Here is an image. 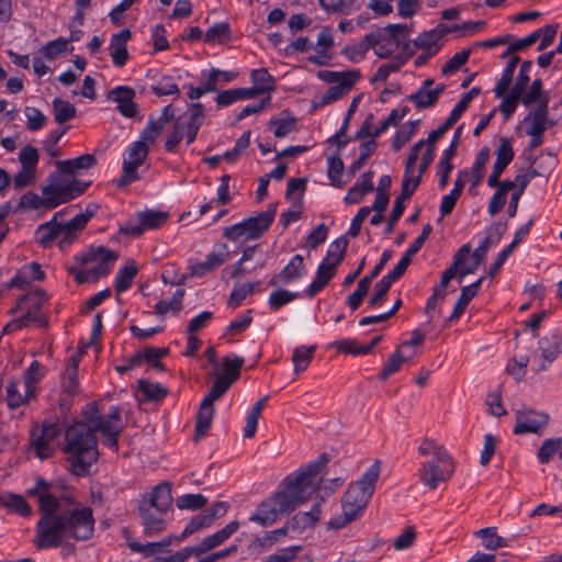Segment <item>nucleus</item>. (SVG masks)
Listing matches in <instances>:
<instances>
[{"mask_svg":"<svg viewBox=\"0 0 562 562\" xmlns=\"http://www.w3.org/2000/svg\"><path fill=\"white\" fill-rule=\"evenodd\" d=\"M424 140H418L412 146L408 153L405 164V171L402 180V190L396 200L405 202L414 194L415 190L420 184V175L414 176V171L417 159L419 157V153L424 147Z\"/></svg>","mask_w":562,"mask_h":562,"instance_id":"4468645a","label":"nucleus"},{"mask_svg":"<svg viewBox=\"0 0 562 562\" xmlns=\"http://www.w3.org/2000/svg\"><path fill=\"white\" fill-rule=\"evenodd\" d=\"M139 516L144 527V535L148 538L157 537L167 529V521L155 508L148 507L146 504L138 505Z\"/></svg>","mask_w":562,"mask_h":562,"instance_id":"6ab92c4d","label":"nucleus"},{"mask_svg":"<svg viewBox=\"0 0 562 562\" xmlns=\"http://www.w3.org/2000/svg\"><path fill=\"white\" fill-rule=\"evenodd\" d=\"M515 156L512 139L507 137H501L499 145L496 149V160L493 166V170L487 179L488 187H495L498 184L504 170L513 161Z\"/></svg>","mask_w":562,"mask_h":562,"instance_id":"f3484780","label":"nucleus"},{"mask_svg":"<svg viewBox=\"0 0 562 562\" xmlns=\"http://www.w3.org/2000/svg\"><path fill=\"white\" fill-rule=\"evenodd\" d=\"M168 220V213L162 211L147 210L139 212L136 218H130L120 227V233L133 237L143 235L148 229L161 227Z\"/></svg>","mask_w":562,"mask_h":562,"instance_id":"f8f14e48","label":"nucleus"},{"mask_svg":"<svg viewBox=\"0 0 562 562\" xmlns=\"http://www.w3.org/2000/svg\"><path fill=\"white\" fill-rule=\"evenodd\" d=\"M116 258V254L109 248H91L75 256L74 263L67 270L79 284L93 282L111 272Z\"/></svg>","mask_w":562,"mask_h":562,"instance_id":"423d86ee","label":"nucleus"},{"mask_svg":"<svg viewBox=\"0 0 562 562\" xmlns=\"http://www.w3.org/2000/svg\"><path fill=\"white\" fill-rule=\"evenodd\" d=\"M337 267L338 266L328 262V258H324L322 260L317 268L315 279L312 281L305 292L310 299L314 297L328 284V282L335 277Z\"/></svg>","mask_w":562,"mask_h":562,"instance_id":"c85d7f7f","label":"nucleus"},{"mask_svg":"<svg viewBox=\"0 0 562 562\" xmlns=\"http://www.w3.org/2000/svg\"><path fill=\"white\" fill-rule=\"evenodd\" d=\"M228 260L227 246L222 244L217 251L210 252L204 261H196L190 265V272L193 277H204L205 274L214 271Z\"/></svg>","mask_w":562,"mask_h":562,"instance_id":"aec40b11","label":"nucleus"},{"mask_svg":"<svg viewBox=\"0 0 562 562\" xmlns=\"http://www.w3.org/2000/svg\"><path fill=\"white\" fill-rule=\"evenodd\" d=\"M91 413L85 412V417L88 420L94 435L101 432L103 443L113 451L119 450V437L123 431V423L121 418V408L119 406H111L109 413L103 416L94 406H90Z\"/></svg>","mask_w":562,"mask_h":562,"instance_id":"0eeeda50","label":"nucleus"},{"mask_svg":"<svg viewBox=\"0 0 562 562\" xmlns=\"http://www.w3.org/2000/svg\"><path fill=\"white\" fill-rule=\"evenodd\" d=\"M418 452L425 457H431L420 464L418 475L420 482L429 490H436L441 482L450 480L454 472V462L443 446L431 439H424Z\"/></svg>","mask_w":562,"mask_h":562,"instance_id":"39448f33","label":"nucleus"},{"mask_svg":"<svg viewBox=\"0 0 562 562\" xmlns=\"http://www.w3.org/2000/svg\"><path fill=\"white\" fill-rule=\"evenodd\" d=\"M407 59V55L403 53L397 54L391 61L385 63L378 68L370 79L371 83L379 81L385 82L390 74L398 71L406 64Z\"/></svg>","mask_w":562,"mask_h":562,"instance_id":"a19ab883","label":"nucleus"},{"mask_svg":"<svg viewBox=\"0 0 562 562\" xmlns=\"http://www.w3.org/2000/svg\"><path fill=\"white\" fill-rule=\"evenodd\" d=\"M43 375V367L38 361H33L23 373V385L27 390L29 395H36V384Z\"/></svg>","mask_w":562,"mask_h":562,"instance_id":"3c124183","label":"nucleus"},{"mask_svg":"<svg viewBox=\"0 0 562 562\" xmlns=\"http://www.w3.org/2000/svg\"><path fill=\"white\" fill-rule=\"evenodd\" d=\"M490 159V148L484 146L480 149L479 154L476 155L475 161L472 166V186L476 187L481 183L484 173H485V166Z\"/></svg>","mask_w":562,"mask_h":562,"instance_id":"6e6d98bb","label":"nucleus"},{"mask_svg":"<svg viewBox=\"0 0 562 562\" xmlns=\"http://www.w3.org/2000/svg\"><path fill=\"white\" fill-rule=\"evenodd\" d=\"M277 213L274 204L269 205L268 210L260 212L256 216L247 218L248 229L251 232V239L259 238L272 224Z\"/></svg>","mask_w":562,"mask_h":562,"instance_id":"2f4dec72","label":"nucleus"},{"mask_svg":"<svg viewBox=\"0 0 562 562\" xmlns=\"http://www.w3.org/2000/svg\"><path fill=\"white\" fill-rule=\"evenodd\" d=\"M132 33L128 29H124L116 34H113L110 41V56L113 65L121 68L128 59V52L126 44L131 40Z\"/></svg>","mask_w":562,"mask_h":562,"instance_id":"a878e982","label":"nucleus"},{"mask_svg":"<svg viewBox=\"0 0 562 562\" xmlns=\"http://www.w3.org/2000/svg\"><path fill=\"white\" fill-rule=\"evenodd\" d=\"M549 415L543 412H538L529 407H524L516 412V426L514 434H537L547 426Z\"/></svg>","mask_w":562,"mask_h":562,"instance_id":"2eb2a0df","label":"nucleus"},{"mask_svg":"<svg viewBox=\"0 0 562 562\" xmlns=\"http://www.w3.org/2000/svg\"><path fill=\"white\" fill-rule=\"evenodd\" d=\"M301 546H291L278 550L276 553L268 555L263 562H292L301 552Z\"/></svg>","mask_w":562,"mask_h":562,"instance_id":"774afa93","label":"nucleus"},{"mask_svg":"<svg viewBox=\"0 0 562 562\" xmlns=\"http://www.w3.org/2000/svg\"><path fill=\"white\" fill-rule=\"evenodd\" d=\"M447 32L449 31L439 29L424 32L414 40V45L419 49H429L435 46Z\"/></svg>","mask_w":562,"mask_h":562,"instance_id":"13d9d810","label":"nucleus"},{"mask_svg":"<svg viewBox=\"0 0 562 562\" xmlns=\"http://www.w3.org/2000/svg\"><path fill=\"white\" fill-rule=\"evenodd\" d=\"M214 413V404L202 400L195 419V429L193 435L194 441H199L206 435L207 430L212 426Z\"/></svg>","mask_w":562,"mask_h":562,"instance_id":"7c9ffc66","label":"nucleus"},{"mask_svg":"<svg viewBox=\"0 0 562 562\" xmlns=\"http://www.w3.org/2000/svg\"><path fill=\"white\" fill-rule=\"evenodd\" d=\"M446 86L438 85L431 90H417L407 97L408 101L413 102L417 109H426L437 103L440 94L443 92Z\"/></svg>","mask_w":562,"mask_h":562,"instance_id":"4c0bfd02","label":"nucleus"},{"mask_svg":"<svg viewBox=\"0 0 562 562\" xmlns=\"http://www.w3.org/2000/svg\"><path fill=\"white\" fill-rule=\"evenodd\" d=\"M379 476L380 462L375 461L357 482L349 485L341 498L342 514L329 520V528L340 529L362 513L374 492Z\"/></svg>","mask_w":562,"mask_h":562,"instance_id":"20e7f679","label":"nucleus"},{"mask_svg":"<svg viewBox=\"0 0 562 562\" xmlns=\"http://www.w3.org/2000/svg\"><path fill=\"white\" fill-rule=\"evenodd\" d=\"M305 273L304 259L301 255H295L289 263L279 272L271 277L269 285L278 286L279 284H288L294 280L302 278Z\"/></svg>","mask_w":562,"mask_h":562,"instance_id":"b1692460","label":"nucleus"},{"mask_svg":"<svg viewBox=\"0 0 562 562\" xmlns=\"http://www.w3.org/2000/svg\"><path fill=\"white\" fill-rule=\"evenodd\" d=\"M148 151V146L142 140L134 142L130 145L127 155L123 159V173L116 180L119 188H124L139 179L137 169L144 164Z\"/></svg>","mask_w":562,"mask_h":562,"instance_id":"9b49d317","label":"nucleus"},{"mask_svg":"<svg viewBox=\"0 0 562 562\" xmlns=\"http://www.w3.org/2000/svg\"><path fill=\"white\" fill-rule=\"evenodd\" d=\"M316 348L314 346H300L296 347L292 355V361L294 366V373L299 374L306 370L311 363Z\"/></svg>","mask_w":562,"mask_h":562,"instance_id":"09e8293b","label":"nucleus"},{"mask_svg":"<svg viewBox=\"0 0 562 562\" xmlns=\"http://www.w3.org/2000/svg\"><path fill=\"white\" fill-rule=\"evenodd\" d=\"M496 527H486L474 532L475 537L482 539V544L485 549L495 551L501 548L507 547V541L497 535Z\"/></svg>","mask_w":562,"mask_h":562,"instance_id":"37998d69","label":"nucleus"},{"mask_svg":"<svg viewBox=\"0 0 562 562\" xmlns=\"http://www.w3.org/2000/svg\"><path fill=\"white\" fill-rule=\"evenodd\" d=\"M186 123L178 117L172 126V131L167 136L165 148L169 153H175L180 142L184 138Z\"/></svg>","mask_w":562,"mask_h":562,"instance_id":"bf43d9fd","label":"nucleus"},{"mask_svg":"<svg viewBox=\"0 0 562 562\" xmlns=\"http://www.w3.org/2000/svg\"><path fill=\"white\" fill-rule=\"evenodd\" d=\"M137 274V267L135 265H128L120 269L115 276L114 288L117 293L125 292L133 283L134 278Z\"/></svg>","mask_w":562,"mask_h":562,"instance_id":"864d4df0","label":"nucleus"},{"mask_svg":"<svg viewBox=\"0 0 562 562\" xmlns=\"http://www.w3.org/2000/svg\"><path fill=\"white\" fill-rule=\"evenodd\" d=\"M562 338L557 333L543 336L538 341L541 362L538 370H546L561 353Z\"/></svg>","mask_w":562,"mask_h":562,"instance_id":"a211bd4d","label":"nucleus"},{"mask_svg":"<svg viewBox=\"0 0 562 562\" xmlns=\"http://www.w3.org/2000/svg\"><path fill=\"white\" fill-rule=\"evenodd\" d=\"M54 120L57 124H64L72 120L77 114L76 106L67 100L55 98L52 102Z\"/></svg>","mask_w":562,"mask_h":562,"instance_id":"a18cd8bd","label":"nucleus"},{"mask_svg":"<svg viewBox=\"0 0 562 562\" xmlns=\"http://www.w3.org/2000/svg\"><path fill=\"white\" fill-rule=\"evenodd\" d=\"M184 294H186V292L183 289H177L170 300L159 301L155 305V313L159 317H165L167 315V313H169V312H172L175 314L179 313L183 307L182 301H183Z\"/></svg>","mask_w":562,"mask_h":562,"instance_id":"de8ad7c7","label":"nucleus"},{"mask_svg":"<svg viewBox=\"0 0 562 562\" xmlns=\"http://www.w3.org/2000/svg\"><path fill=\"white\" fill-rule=\"evenodd\" d=\"M321 506L315 504L310 512H301L294 515L288 522L294 530H304L313 527L319 519Z\"/></svg>","mask_w":562,"mask_h":562,"instance_id":"79ce46f5","label":"nucleus"},{"mask_svg":"<svg viewBox=\"0 0 562 562\" xmlns=\"http://www.w3.org/2000/svg\"><path fill=\"white\" fill-rule=\"evenodd\" d=\"M19 386L20 381L15 379H11L7 382L5 401L10 409H15L24 404H27L31 400L35 397V395H29L26 389H24V393L22 394Z\"/></svg>","mask_w":562,"mask_h":562,"instance_id":"e433bc0d","label":"nucleus"},{"mask_svg":"<svg viewBox=\"0 0 562 562\" xmlns=\"http://www.w3.org/2000/svg\"><path fill=\"white\" fill-rule=\"evenodd\" d=\"M328 461V456L323 453L304 469L288 475L281 488L257 506L256 512L250 515L249 521L261 527L271 526L280 514H290L308 501L316 491L315 479Z\"/></svg>","mask_w":562,"mask_h":562,"instance_id":"f03ea898","label":"nucleus"},{"mask_svg":"<svg viewBox=\"0 0 562 562\" xmlns=\"http://www.w3.org/2000/svg\"><path fill=\"white\" fill-rule=\"evenodd\" d=\"M139 504H146L155 508L159 514H167L172 505L171 486L169 483H160L149 495H144Z\"/></svg>","mask_w":562,"mask_h":562,"instance_id":"412c9836","label":"nucleus"},{"mask_svg":"<svg viewBox=\"0 0 562 562\" xmlns=\"http://www.w3.org/2000/svg\"><path fill=\"white\" fill-rule=\"evenodd\" d=\"M562 448V438L555 439H547L543 441L542 446L538 451L539 462L544 464L550 461V459L557 453L560 452Z\"/></svg>","mask_w":562,"mask_h":562,"instance_id":"69168bd1","label":"nucleus"},{"mask_svg":"<svg viewBox=\"0 0 562 562\" xmlns=\"http://www.w3.org/2000/svg\"><path fill=\"white\" fill-rule=\"evenodd\" d=\"M519 61H520V57L514 55L507 63L506 67L504 68L503 72H502L499 80L497 81V83L494 88V93L497 98L503 97L505 94V92L508 90V88L513 81V76H514L515 69H516L517 65L519 64Z\"/></svg>","mask_w":562,"mask_h":562,"instance_id":"49530a36","label":"nucleus"},{"mask_svg":"<svg viewBox=\"0 0 562 562\" xmlns=\"http://www.w3.org/2000/svg\"><path fill=\"white\" fill-rule=\"evenodd\" d=\"M348 246V239L346 237H339L334 240L327 250L325 258H328V262L339 266L345 257V252Z\"/></svg>","mask_w":562,"mask_h":562,"instance_id":"680f3d73","label":"nucleus"},{"mask_svg":"<svg viewBox=\"0 0 562 562\" xmlns=\"http://www.w3.org/2000/svg\"><path fill=\"white\" fill-rule=\"evenodd\" d=\"M138 390L146 401H159L168 394V390L165 386L144 379L138 380Z\"/></svg>","mask_w":562,"mask_h":562,"instance_id":"603ef678","label":"nucleus"},{"mask_svg":"<svg viewBox=\"0 0 562 562\" xmlns=\"http://www.w3.org/2000/svg\"><path fill=\"white\" fill-rule=\"evenodd\" d=\"M347 79H342L338 85L330 86L327 91L322 97V104H329L333 103L340 98H342L345 94H347L355 83L360 79L361 74L357 69L347 70L346 74Z\"/></svg>","mask_w":562,"mask_h":562,"instance_id":"bb28decb","label":"nucleus"},{"mask_svg":"<svg viewBox=\"0 0 562 562\" xmlns=\"http://www.w3.org/2000/svg\"><path fill=\"white\" fill-rule=\"evenodd\" d=\"M63 452L70 471L77 476L87 475L98 461V438L86 417L65 429Z\"/></svg>","mask_w":562,"mask_h":562,"instance_id":"7ed1b4c3","label":"nucleus"},{"mask_svg":"<svg viewBox=\"0 0 562 562\" xmlns=\"http://www.w3.org/2000/svg\"><path fill=\"white\" fill-rule=\"evenodd\" d=\"M207 498L202 494H184L177 498L176 505L179 509L198 510L204 507Z\"/></svg>","mask_w":562,"mask_h":562,"instance_id":"e2e57ef3","label":"nucleus"},{"mask_svg":"<svg viewBox=\"0 0 562 562\" xmlns=\"http://www.w3.org/2000/svg\"><path fill=\"white\" fill-rule=\"evenodd\" d=\"M59 214L56 213L52 222L43 224L36 229L35 238L42 246H49L53 240L60 236V232L64 231L61 224L56 221Z\"/></svg>","mask_w":562,"mask_h":562,"instance_id":"58836bf2","label":"nucleus"},{"mask_svg":"<svg viewBox=\"0 0 562 562\" xmlns=\"http://www.w3.org/2000/svg\"><path fill=\"white\" fill-rule=\"evenodd\" d=\"M97 164L91 154H85L74 159L56 161L57 171L61 175H71L81 169H90Z\"/></svg>","mask_w":562,"mask_h":562,"instance_id":"c9c22d12","label":"nucleus"},{"mask_svg":"<svg viewBox=\"0 0 562 562\" xmlns=\"http://www.w3.org/2000/svg\"><path fill=\"white\" fill-rule=\"evenodd\" d=\"M483 280H484V278H480L472 284L463 286L461 289V294L454 305V308H453L451 315L448 318V322H454L461 317V315L467 310L470 301L476 296Z\"/></svg>","mask_w":562,"mask_h":562,"instance_id":"72a5a7b5","label":"nucleus"},{"mask_svg":"<svg viewBox=\"0 0 562 562\" xmlns=\"http://www.w3.org/2000/svg\"><path fill=\"white\" fill-rule=\"evenodd\" d=\"M471 245H462L453 256L452 263L442 272L439 283L435 284L432 290H438L440 293H446V288L449 282L454 278H459L460 266L470 258Z\"/></svg>","mask_w":562,"mask_h":562,"instance_id":"393cba45","label":"nucleus"},{"mask_svg":"<svg viewBox=\"0 0 562 562\" xmlns=\"http://www.w3.org/2000/svg\"><path fill=\"white\" fill-rule=\"evenodd\" d=\"M232 34L227 22L215 23L204 34V41L210 44H222L229 41Z\"/></svg>","mask_w":562,"mask_h":562,"instance_id":"8fccbe9b","label":"nucleus"},{"mask_svg":"<svg viewBox=\"0 0 562 562\" xmlns=\"http://www.w3.org/2000/svg\"><path fill=\"white\" fill-rule=\"evenodd\" d=\"M122 533H123L124 539L126 540L127 547L133 552L140 553L144 557H151L158 552L165 551V549L162 548L161 541L142 543L132 538L131 531L127 528H124Z\"/></svg>","mask_w":562,"mask_h":562,"instance_id":"ea45409f","label":"nucleus"},{"mask_svg":"<svg viewBox=\"0 0 562 562\" xmlns=\"http://www.w3.org/2000/svg\"><path fill=\"white\" fill-rule=\"evenodd\" d=\"M91 182L72 179L67 184H48L42 189L46 196V210H53L63 203H67L82 194Z\"/></svg>","mask_w":562,"mask_h":562,"instance_id":"9d476101","label":"nucleus"},{"mask_svg":"<svg viewBox=\"0 0 562 562\" xmlns=\"http://www.w3.org/2000/svg\"><path fill=\"white\" fill-rule=\"evenodd\" d=\"M250 78L256 88L262 89V93L274 89V80L266 68L254 69Z\"/></svg>","mask_w":562,"mask_h":562,"instance_id":"4d7b16f0","label":"nucleus"},{"mask_svg":"<svg viewBox=\"0 0 562 562\" xmlns=\"http://www.w3.org/2000/svg\"><path fill=\"white\" fill-rule=\"evenodd\" d=\"M60 432V426L52 420H44L41 428L32 431L30 443L37 458L45 460L53 456Z\"/></svg>","mask_w":562,"mask_h":562,"instance_id":"1a4fd4ad","label":"nucleus"},{"mask_svg":"<svg viewBox=\"0 0 562 562\" xmlns=\"http://www.w3.org/2000/svg\"><path fill=\"white\" fill-rule=\"evenodd\" d=\"M549 100L543 99L541 104L529 112L525 119L524 124H526V134L529 136H537V134H544L548 130L549 123V111H548Z\"/></svg>","mask_w":562,"mask_h":562,"instance_id":"5701e85b","label":"nucleus"},{"mask_svg":"<svg viewBox=\"0 0 562 562\" xmlns=\"http://www.w3.org/2000/svg\"><path fill=\"white\" fill-rule=\"evenodd\" d=\"M48 303V295L45 291L37 289L21 296L16 305L10 310V314L21 313V317L31 326L46 328L48 318L44 307Z\"/></svg>","mask_w":562,"mask_h":562,"instance_id":"6e6552de","label":"nucleus"},{"mask_svg":"<svg viewBox=\"0 0 562 562\" xmlns=\"http://www.w3.org/2000/svg\"><path fill=\"white\" fill-rule=\"evenodd\" d=\"M49 484L37 479L29 491L37 496L41 518L36 522L33 544L40 549L59 547L66 538L87 541L93 537L95 519L90 507L70 496L57 498L49 493Z\"/></svg>","mask_w":562,"mask_h":562,"instance_id":"f257e3e1","label":"nucleus"},{"mask_svg":"<svg viewBox=\"0 0 562 562\" xmlns=\"http://www.w3.org/2000/svg\"><path fill=\"white\" fill-rule=\"evenodd\" d=\"M372 33L376 44L390 40L394 44V47L398 49L400 47H407L411 31L406 24H389L385 27L373 31Z\"/></svg>","mask_w":562,"mask_h":562,"instance_id":"4be33fe9","label":"nucleus"},{"mask_svg":"<svg viewBox=\"0 0 562 562\" xmlns=\"http://www.w3.org/2000/svg\"><path fill=\"white\" fill-rule=\"evenodd\" d=\"M24 113L26 116V128L30 132L38 131L45 126L47 117L41 110L33 106H26Z\"/></svg>","mask_w":562,"mask_h":562,"instance_id":"338daca9","label":"nucleus"},{"mask_svg":"<svg viewBox=\"0 0 562 562\" xmlns=\"http://www.w3.org/2000/svg\"><path fill=\"white\" fill-rule=\"evenodd\" d=\"M506 224L495 223L488 229V236L482 240L480 246L474 250L480 259H485L486 252L492 245L497 244L504 235Z\"/></svg>","mask_w":562,"mask_h":562,"instance_id":"c03bdc74","label":"nucleus"},{"mask_svg":"<svg viewBox=\"0 0 562 562\" xmlns=\"http://www.w3.org/2000/svg\"><path fill=\"white\" fill-rule=\"evenodd\" d=\"M376 45V41L373 36V33H368L363 36V38L353 45H346L342 48V55L348 58L352 63H360L362 61L368 50L373 46Z\"/></svg>","mask_w":562,"mask_h":562,"instance_id":"f704fd0d","label":"nucleus"},{"mask_svg":"<svg viewBox=\"0 0 562 562\" xmlns=\"http://www.w3.org/2000/svg\"><path fill=\"white\" fill-rule=\"evenodd\" d=\"M376 146V142L373 139L367 140L360 145L359 158L356 161H353L349 167V172L351 175H355L363 167V165L367 162L370 156L375 151Z\"/></svg>","mask_w":562,"mask_h":562,"instance_id":"0e129e2a","label":"nucleus"},{"mask_svg":"<svg viewBox=\"0 0 562 562\" xmlns=\"http://www.w3.org/2000/svg\"><path fill=\"white\" fill-rule=\"evenodd\" d=\"M425 335L418 329L412 331V337L408 340L403 341L396 350L389 357L387 361L383 366L379 379L386 380L389 376L397 372L402 364L412 360V355H405V351L409 346L423 345Z\"/></svg>","mask_w":562,"mask_h":562,"instance_id":"ddd939ff","label":"nucleus"},{"mask_svg":"<svg viewBox=\"0 0 562 562\" xmlns=\"http://www.w3.org/2000/svg\"><path fill=\"white\" fill-rule=\"evenodd\" d=\"M0 508H4L8 514H15L24 518L33 514L32 507L22 495L10 492L0 493Z\"/></svg>","mask_w":562,"mask_h":562,"instance_id":"c756f323","label":"nucleus"},{"mask_svg":"<svg viewBox=\"0 0 562 562\" xmlns=\"http://www.w3.org/2000/svg\"><path fill=\"white\" fill-rule=\"evenodd\" d=\"M45 277L42 267L37 262H31L22 266L16 274L9 281V288L24 289L33 281H41Z\"/></svg>","mask_w":562,"mask_h":562,"instance_id":"cd10ccee","label":"nucleus"},{"mask_svg":"<svg viewBox=\"0 0 562 562\" xmlns=\"http://www.w3.org/2000/svg\"><path fill=\"white\" fill-rule=\"evenodd\" d=\"M543 99H548L546 92L542 91V81L540 79H535L528 90L527 93H522L521 95V103L526 106L538 103L541 104Z\"/></svg>","mask_w":562,"mask_h":562,"instance_id":"052dcab7","label":"nucleus"},{"mask_svg":"<svg viewBox=\"0 0 562 562\" xmlns=\"http://www.w3.org/2000/svg\"><path fill=\"white\" fill-rule=\"evenodd\" d=\"M135 90L128 86H117L109 91L108 100L116 103V110L121 115L133 119L138 112V105L134 102Z\"/></svg>","mask_w":562,"mask_h":562,"instance_id":"dca6fc26","label":"nucleus"},{"mask_svg":"<svg viewBox=\"0 0 562 562\" xmlns=\"http://www.w3.org/2000/svg\"><path fill=\"white\" fill-rule=\"evenodd\" d=\"M243 364L244 358L241 357H225L223 359V373L220 376L226 378V380L231 381V384H233L236 380H238L240 375L239 371Z\"/></svg>","mask_w":562,"mask_h":562,"instance_id":"5fc2aeb1","label":"nucleus"},{"mask_svg":"<svg viewBox=\"0 0 562 562\" xmlns=\"http://www.w3.org/2000/svg\"><path fill=\"white\" fill-rule=\"evenodd\" d=\"M239 528V522L237 520H233L227 524L221 530L214 532L211 536L205 537L200 542V552L203 554L209 552L210 550L221 546L232 535H234Z\"/></svg>","mask_w":562,"mask_h":562,"instance_id":"473e14b6","label":"nucleus"}]
</instances>
